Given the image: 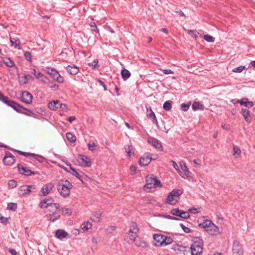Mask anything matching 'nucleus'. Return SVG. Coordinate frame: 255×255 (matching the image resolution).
Instances as JSON below:
<instances>
[{"label": "nucleus", "mask_w": 255, "mask_h": 255, "mask_svg": "<svg viewBox=\"0 0 255 255\" xmlns=\"http://www.w3.org/2000/svg\"><path fill=\"white\" fill-rule=\"evenodd\" d=\"M72 187V183L67 180H60L57 184L59 193L64 198H67L69 196L70 191Z\"/></svg>", "instance_id": "f257e3e1"}, {"label": "nucleus", "mask_w": 255, "mask_h": 255, "mask_svg": "<svg viewBox=\"0 0 255 255\" xmlns=\"http://www.w3.org/2000/svg\"><path fill=\"white\" fill-rule=\"evenodd\" d=\"M199 226L205 229L206 231L211 235H217L220 233L219 228L211 220H206Z\"/></svg>", "instance_id": "f03ea898"}, {"label": "nucleus", "mask_w": 255, "mask_h": 255, "mask_svg": "<svg viewBox=\"0 0 255 255\" xmlns=\"http://www.w3.org/2000/svg\"><path fill=\"white\" fill-rule=\"evenodd\" d=\"M203 241L198 238H195L190 246L191 255H201L203 253Z\"/></svg>", "instance_id": "7ed1b4c3"}, {"label": "nucleus", "mask_w": 255, "mask_h": 255, "mask_svg": "<svg viewBox=\"0 0 255 255\" xmlns=\"http://www.w3.org/2000/svg\"><path fill=\"white\" fill-rule=\"evenodd\" d=\"M138 231L137 224L135 222H132L131 228L126 237L127 241L129 243H133L135 241L137 237Z\"/></svg>", "instance_id": "20e7f679"}, {"label": "nucleus", "mask_w": 255, "mask_h": 255, "mask_svg": "<svg viewBox=\"0 0 255 255\" xmlns=\"http://www.w3.org/2000/svg\"><path fill=\"white\" fill-rule=\"evenodd\" d=\"M182 191L179 189H173L167 196L166 204H175L178 202L177 198L182 194Z\"/></svg>", "instance_id": "39448f33"}, {"label": "nucleus", "mask_w": 255, "mask_h": 255, "mask_svg": "<svg viewBox=\"0 0 255 255\" xmlns=\"http://www.w3.org/2000/svg\"><path fill=\"white\" fill-rule=\"evenodd\" d=\"M146 183L144 187L147 188L152 189L153 188L161 187L162 184L161 182L157 179V177H152L147 176L146 178Z\"/></svg>", "instance_id": "423d86ee"}, {"label": "nucleus", "mask_w": 255, "mask_h": 255, "mask_svg": "<svg viewBox=\"0 0 255 255\" xmlns=\"http://www.w3.org/2000/svg\"><path fill=\"white\" fill-rule=\"evenodd\" d=\"M39 206L41 208H53V213H56L59 208L58 204L52 202L51 198L43 200L39 204Z\"/></svg>", "instance_id": "0eeeda50"}, {"label": "nucleus", "mask_w": 255, "mask_h": 255, "mask_svg": "<svg viewBox=\"0 0 255 255\" xmlns=\"http://www.w3.org/2000/svg\"><path fill=\"white\" fill-rule=\"evenodd\" d=\"M36 189L34 185H22L18 189V194L20 196H24L29 194Z\"/></svg>", "instance_id": "6e6552de"}, {"label": "nucleus", "mask_w": 255, "mask_h": 255, "mask_svg": "<svg viewBox=\"0 0 255 255\" xmlns=\"http://www.w3.org/2000/svg\"><path fill=\"white\" fill-rule=\"evenodd\" d=\"M152 154L149 152L145 153L142 157L139 158V164L141 166H146L150 163L151 160L153 159Z\"/></svg>", "instance_id": "1a4fd4ad"}, {"label": "nucleus", "mask_w": 255, "mask_h": 255, "mask_svg": "<svg viewBox=\"0 0 255 255\" xmlns=\"http://www.w3.org/2000/svg\"><path fill=\"white\" fill-rule=\"evenodd\" d=\"M15 161V157L9 152L6 151L3 159V162L4 164L11 165Z\"/></svg>", "instance_id": "9d476101"}, {"label": "nucleus", "mask_w": 255, "mask_h": 255, "mask_svg": "<svg viewBox=\"0 0 255 255\" xmlns=\"http://www.w3.org/2000/svg\"><path fill=\"white\" fill-rule=\"evenodd\" d=\"M33 96L31 93L27 91H24L22 93L21 101L27 104H30L32 102Z\"/></svg>", "instance_id": "9b49d317"}, {"label": "nucleus", "mask_w": 255, "mask_h": 255, "mask_svg": "<svg viewBox=\"0 0 255 255\" xmlns=\"http://www.w3.org/2000/svg\"><path fill=\"white\" fill-rule=\"evenodd\" d=\"M146 116L147 117L150 119L153 124H154L156 125L157 127H159L158 122L156 119V117L155 116V115L154 113L152 111L151 108L150 107H146Z\"/></svg>", "instance_id": "f8f14e48"}, {"label": "nucleus", "mask_w": 255, "mask_h": 255, "mask_svg": "<svg viewBox=\"0 0 255 255\" xmlns=\"http://www.w3.org/2000/svg\"><path fill=\"white\" fill-rule=\"evenodd\" d=\"M179 165L181 168V169H179L178 172L179 175L183 178H185V176H188L190 173V171H189L185 163L184 162H180Z\"/></svg>", "instance_id": "ddd939ff"}, {"label": "nucleus", "mask_w": 255, "mask_h": 255, "mask_svg": "<svg viewBox=\"0 0 255 255\" xmlns=\"http://www.w3.org/2000/svg\"><path fill=\"white\" fill-rule=\"evenodd\" d=\"M234 255H243L242 246L238 242H234L233 246Z\"/></svg>", "instance_id": "4468645a"}, {"label": "nucleus", "mask_w": 255, "mask_h": 255, "mask_svg": "<svg viewBox=\"0 0 255 255\" xmlns=\"http://www.w3.org/2000/svg\"><path fill=\"white\" fill-rule=\"evenodd\" d=\"M147 142L156 149H160V150H163L161 143L157 139L152 137H149L147 138Z\"/></svg>", "instance_id": "2eb2a0df"}, {"label": "nucleus", "mask_w": 255, "mask_h": 255, "mask_svg": "<svg viewBox=\"0 0 255 255\" xmlns=\"http://www.w3.org/2000/svg\"><path fill=\"white\" fill-rule=\"evenodd\" d=\"M54 187V184L52 182H49L45 184L41 188V192L43 196H46L48 195Z\"/></svg>", "instance_id": "dca6fc26"}, {"label": "nucleus", "mask_w": 255, "mask_h": 255, "mask_svg": "<svg viewBox=\"0 0 255 255\" xmlns=\"http://www.w3.org/2000/svg\"><path fill=\"white\" fill-rule=\"evenodd\" d=\"M79 156L80 157L81 164L83 166L89 167L91 166V162L90 158L87 156L80 154H79Z\"/></svg>", "instance_id": "f3484780"}, {"label": "nucleus", "mask_w": 255, "mask_h": 255, "mask_svg": "<svg viewBox=\"0 0 255 255\" xmlns=\"http://www.w3.org/2000/svg\"><path fill=\"white\" fill-rule=\"evenodd\" d=\"M33 80V77L29 74L19 77V82L20 85L25 84L29 82L32 81Z\"/></svg>", "instance_id": "a211bd4d"}, {"label": "nucleus", "mask_w": 255, "mask_h": 255, "mask_svg": "<svg viewBox=\"0 0 255 255\" xmlns=\"http://www.w3.org/2000/svg\"><path fill=\"white\" fill-rule=\"evenodd\" d=\"M163 238L164 235L159 234H156L154 235L153 236V239L155 241V245L156 246H163Z\"/></svg>", "instance_id": "6ab92c4d"}, {"label": "nucleus", "mask_w": 255, "mask_h": 255, "mask_svg": "<svg viewBox=\"0 0 255 255\" xmlns=\"http://www.w3.org/2000/svg\"><path fill=\"white\" fill-rule=\"evenodd\" d=\"M242 114L245 120L248 123H250L252 120L250 111L247 108L242 109Z\"/></svg>", "instance_id": "aec40b11"}, {"label": "nucleus", "mask_w": 255, "mask_h": 255, "mask_svg": "<svg viewBox=\"0 0 255 255\" xmlns=\"http://www.w3.org/2000/svg\"><path fill=\"white\" fill-rule=\"evenodd\" d=\"M10 107H11L12 108H13L15 111H16L17 112H21V110H27L28 111H29L30 113H32L31 110L23 108L20 104H19L14 101H12V102H11Z\"/></svg>", "instance_id": "412c9836"}, {"label": "nucleus", "mask_w": 255, "mask_h": 255, "mask_svg": "<svg viewBox=\"0 0 255 255\" xmlns=\"http://www.w3.org/2000/svg\"><path fill=\"white\" fill-rule=\"evenodd\" d=\"M18 170L21 174H24L26 176H30L32 174H35V173L29 169H27L20 164L18 165Z\"/></svg>", "instance_id": "4be33fe9"}, {"label": "nucleus", "mask_w": 255, "mask_h": 255, "mask_svg": "<svg viewBox=\"0 0 255 255\" xmlns=\"http://www.w3.org/2000/svg\"><path fill=\"white\" fill-rule=\"evenodd\" d=\"M10 41L11 43V46L17 48L18 49H20V40L16 36H10Z\"/></svg>", "instance_id": "5701e85b"}, {"label": "nucleus", "mask_w": 255, "mask_h": 255, "mask_svg": "<svg viewBox=\"0 0 255 255\" xmlns=\"http://www.w3.org/2000/svg\"><path fill=\"white\" fill-rule=\"evenodd\" d=\"M68 236V234L65 231L62 229H58L56 231L55 236L60 240H63Z\"/></svg>", "instance_id": "b1692460"}, {"label": "nucleus", "mask_w": 255, "mask_h": 255, "mask_svg": "<svg viewBox=\"0 0 255 255\" xmlns=\"http://www.w3.org/2000/svg\"><path fill=\"white\" fill-rule=\"evenodd\" d=\"M66 69L71 75H76L79 71V68L75 65H68L66 67Z\"/></svg>", "instance_id": "393cba45"}, {"label": "nucleus", "mask_w": 255, "mask_h": 255, "mask_svg": "<svg viewBox=\"0 0 255 255\" xmlns=\"http://www.w3.org/2000/svg\"><path fill=\"white\" fill-rule=\"evenodd\" d=\"M32 73L34 75L35 77L37 79H40L42 81L46 82L47 78L43 76V75L39 71H36L35 69H33Z\"/></svg>", "instance_id": "a878e982"}, {"label": "nucleus", "mask_w": 255, "mask_h": 255, "mask_svg": "<svg viewBox=\"0 0 255 255\" xmlns=\"http://www.w3.org/2000/svg\"><path fill=\"white\" fill-rule=\"evenodd\" d=\"M60 104L61 103H60L59 101H53L52 102L49 103L48 108L52 110H56L59 108Z\"/></svg>", "instance_id": "bb28decb"}, {"label": "nucleus", "mask_w": 255, "mask_h": 255, "mask_svg": "<svg viewBox=\"0 0 255 255\" xmlns=\"http://www.w3.org/2000/svg\"><path fill=\"white\" fill-rule=\"evenodd\" d=\"M121 73L122 77L124 81H126L131 76V73H130V72L126 69H122L121 70Z\"/></svg>", "instance_id": "cd10ccee"}, {"label": "nucleus", "mask_w": 255, "mask_h": 255, "mask_svg": "<svg viewBox=\"0 0 255 255\" xmlns=\"http://www.w3.org/2000/svg\"><path fill=\"white\" fill-rule=\"evenodd\" d=\"M133 243L135 246L138 247L144 248L147 246V243L139 238H136Z\"/></svg>", "instance_id": "c85d7f7f"}, {"label": "nucleus", "mask_w": 255, "mask_h": 255, "mask_svg": "<svg viewBox=\"0 0 255 255\" xmlns=\"http://www.w3.org/2000/svg\"><path fill=\"white\" fill-rule=\"evenodd\" d=\"M192 108L194 111L204 110L205 107L203 105L200 104L199 102H195L192 104Z\"/></svg>", "instance_id": "c756f323"}, {"label": "nucleus", "mask_w": 255, "mask_h": 255, "mask_svg": "<svg viewBox=\"0 0 255 255\" xmlns=\"http://www.w3.org/2000/svg\"><path fill=\"white\" fill-rule=\"evenodd\" d=\"M71 172L70 173L74 176L78 178L82 182H83V179H82L81 176L80 174L76 170V169L72 167L71 165H69Z\"/></svg>", "instance_id": "7c9ffc66"}, {"label": "nucleus", "mask_w": 255, "mask_h": 255, "mask_svg": "<svg viewBox=\"0 0 255 255\" xmlns=\"http://www.w3.org/2000/svg\"><path fill=\"white\" fill-rule=\"evenodd\" d=\"M163 240L164 241L163 242V246H166L168 245L171 244L173 242V240L171 238H170L169 237H167L165 235H164Z\"/></svg>", "instance_id": "2f4dec72"}, {"label": "nucleus", "mask_w": 255, "mask_h": 255, "mask_svg": "<svg viewBox=\"0 0 255 255\" xmlns=\"http://www.w3.org/2000/svg\"><path fill=\"white\" fill-rule=\"evenodd\" d=\"M66 137L68 140L70 142L73 143L76 141V137L75 135L73 134L71 132H67L66 134Z\"/></svg>", "instance_id": "473e14b6"}, {"label": "nucleus", "mask_w": 255, "mask_h": 255, "mask_svg": "<svg viewBox=\"0 0 255 255\" xmlns=\"http://www.w3.org/2000/svg\"><path fill=\"white\" fill-rule=\"evenodd\" d=\"M92 225L89 222H84L81 225V228L84 231H86L91 228Z\"/></svg>", "instance_id": "72a5a7b5"}, {"label": "nucleus", "mask_w": 255, "mask_h": 255, "mask_svg": "<svg viewBox=\"0 0 255 255\" xmlns=\"http://www.w3.org/2000/svg\"><path fill=\"white\" fill-rule=\"evenodd\" d=\"M98 63V60L97 59H95L92 62L89 63L88 65L93 69H98L99 67Z\"/></svg>", "instance_id": "f704fd0d"}, {"label": "nucleus", "mask_w": 255, "mask_h": 255, "mask_svg": "<svg viewBox=\"0 0 255 255\" xmlns=\"http://www.w3.org/2000/svg\"><path fill=\"white\" fill-rule=\"evenodd\" d=\"M61 213L64 216H70L72 214V211L69 208H62L61 209Z\"/></svg>", "instance_id": "c9c22d12"}, {"label": "nucleus", "mask_w": 255, "mask_h": 255, "mask_svg": "<svg viewBox=\"0 0 255 255\" xmlns=\"http://www.w3.org/2000/svg\"><path fill=\"white\" fill-rule=\"evenodd\" d=\"M3 62L4 64L9 67H13L15 66L14 62L11 60L9 58H5Z\"/></svg>", "instance_id": "e433bc0d"}, {"label": "nucleus", "mask_w": 255, "mask_h": 255, "mask_svg": "<svg viewBox=\"0 0 255 255\" xmlns=\"http://www.w3.org/2000/svg\"><path fill=\"white\" fill-rule=\"evenodd\" d=\"M93 220L95 222H100L101 220V213L100 212H95L94 214Z\"/></svg>", "instance_id": "4c0bfd02"}, {"label": "nucleus", "mask_w": 255, "mask_h": 255, "mask_svg": "<svg viewBox=\"0 0 255 255\" xmlns=\"http://www.w3.org/2000/svg\"><path fill=\"white\" fill-rule=\"evenodd\" d=\"M16 151L19 154H20L21 155H23V156H24L25 157H28V156L35 157V156H36V155L35 154H34V153H29V152H23V151H20V150H17Z\"/></svg>", "instance_id": "58836bf2"}, {"label": "nucleus", "mask_w": 255, "mask_h": 255, "mask_svg": "<svg viewBox=\"0 0 255 255\" xmlns=\"http://www.w3.org/2000/svg\"><path fill=\"white\" fill-rule=\"evenodd\" d=\"M126 152L128 155L130 157L131 155V150L132 149V146L131 145H128L125 146Z\"/></svg>", "instance_id": "ea45409f"}, {"label": "nucleus", "mask_w": 255, "mask_h": 255, "mask_svg": "<svg viewBox=\"0 0 255 255\" xmlns=\"http://www.w3.org/2000/svg\"><path fill=\"white\" fill-rule=\"evenodd\" d=\"M203 38L207 42H213L215 41V38L210 35H204Z\"/></svg>", "instance_id": "a19ab883"}, {"label": "nucleus", "mask_w": 255, "mask_h": 255, "mask_svg": "<svg viewBox=\"0 0 255 255\" xmlns=\"http://www.w3.org/2000/svg\"><path fill=\"white\" fill-rule=\"evenodd\" d=\"M181 211V210H180L177 208H174L171 210V213L175 216L179 217Z\"/></svg>", "instance_id": "79ce46f5"}, {"label": "nucleus", "mask_w": 255, "mask_h": 255, "mask_svg": "<svg viewBox=\"0 0 255 255\" xmlns=\"http://www.w3.org/2000/svg\"><path fill=\"white\" fill-rule=\"evenodd\" d=\"M189 217L190 215L188 212H185L181 210L179 217L184 219H187L189 218Z\"/></svg>", "instance_id": "37998d69"}, {"label": "nucleus", "mask_w": 255, "mask_h": 255, "mask_svg": "<svg viewBox=\"0 0 255 255\" xmlns=\"http://www.w3.org/2000/svg\"><path fill=\"white\" fill-rule=\"evenodd\" d=\"M245 69H246L245 66L241 65L237 68H235L233 69L232 70V71L234 72H235V73H241Z\"/></svg>", "instance_id": "c03bdc74"}, {"label": "nucleus", "mask_w": 255, "mask_h": 255, "mask_svg": "<svg viewBox=\"0 0 255 255\" xmlns=\"http://www.w3.org/2000/svg\"><path fill=\"white\" fill-rule=\"evenodd\" d=\"M163 108L166 111H170L172 108L171 104L169 101H166L164 103Z\"/></svg>", "instance_id": "a18cd8bd"}, {"label": "nucleus", "mask_w": 255, "mask_h": 255, "mask_svg": "<svg viewBox=\"0 0 255 255\" xmlns=\"http://www.w3.org/2000/svg\"><path fill=\"white\" fill-rule=\"evenodd\" d=\"M17 206L16 203H8L7 205V209L9 210H11L13 211H16L17 209Z\"/></svg>", "instance_id": "49530a36"}, {"label": "nucleus", "mask_w": 255, "mask_h": 255, "mask_svg": "<svg viewBox=\"0 0 255 255\" xmlns=\"http://www.w3.org/2000/svg\"><path fill=\"white\" fill-rule=\"evenodd\" d=\"M56 70L55 69L51 67H47L46 68V72L48 74L50 75L52 77L56 73Z\"/></svg>", "instance_id": "de8ad7c7"}, {"label": "nucleus", "mask_w": 255, "mask_h": 255, "mask_svg": "<svg viewBox=\"0 0 255 255\" xmlns=\"http://www.w3.org/2000/svg\"><path fill=\"white\" fill-rule=\"evenodd\" d=\"M9 187L14 188L17 186V182L15 180H10L8 182Z\"/></svg>", "instance_id": "09e8293b"}, {"label": "nucleus", "mask_w": 255, "mask_h": 255, "mask_svg": "<svg viewBox=\"0 0 255 255\" xmlns=\"http://www.w3.org/2000/svg\"><path fill=\"white\" fill-rule=\"evenodd\" d=\"M24 56L27 61H28L29 62L32 61V55H31V53L30 52L25 51L24 52Z\"/></svg>", "instance_id": "8fccbe9b"}, {"label": "nucleus", "mask_w": 255, "mask_h": 255, "mask_svg": "<svg viewBox=\"0 0 255 255\" xmlns=\"http://www.w3.org/2000/svg\"><path fill=\"white\" fill-rule=\"evenodd\" d=\"M190 106V103L188 104H182L181 106V110L184 112H186L189 109Z\"/></svg>", "instance_id": "3c124183"}, {"label": "nucleus", "mask_w": 255, "mask_h": 255, "mask_svg": "<svg viewBox=\"0 0 255 255\" xmlns=\"http://www.w3.org/2000/svg\"><path fill=\"white\" fill-rule=\"evenodd\" d=\"M90 27L92 28V30L94 31H96L97 33L99 32V30L97 28V25L95 22H93L90 24Z\"/></svg>", "instance_id": "603ef678"}, {"label": "nucleus", "mask_w": 255, "mask_h": 255, "mask_svg": "<svg viewBox=\"0 0 255 255\" xmlns=\"http://www.w3.org/2000/svg\"><path fill=\"white\" fill-rule=\"evenodd\" d=\"M96 146H97V145L93 142H89L88 144V149L91 151H94L95 150L94 147Z\"/></svg>", "instance_id": "864d4df0"}, {"label": "nucleus", "mask_w": 255, "mask_h": 255, "mask_svg": "<svg viewBox=\"0 0 255 255\" xmlns=\"http://www.w3.org/2000/svg\"><path fill=\"white\" fill-rule=\"evenodd\" d=\"M233 151H234V155L237 154L238 155H240L241 153V149L239 147L237 146H234L233 147Z\"/></svg>", "instance_id": "5fc2aeb1"}, {"label": "nucleus", "mask_w": 255, "mask_h": 255, "mask_svg": "<svg viewBox=\"0 0 255 255\" xmlns=\"http://www.w3.org/2000/svg\"><path fill=\"white\" fill-rule=\"evenodd\" d=\"M180 226L185 233H189L191 232V230L189 228L185 226L183 224H180Z\"/></svg>", "instance_id": "6e6d98bb"}, {"label": "nucleus", "mask_w": 255, "mask_h": 255, "mask_svg": "<svg viewBox=\"0 0 255 255\" xmlns=\"http://www.w3.org/2000/svg\"><path fill=\"white\" fill-rule=\"evenodd\" d=\"M245 105L244 106H245L246 107H248V108H252L254 106V103L253 102H252V101H248V99H247V102H246V103H245Z\"/></svg>", "instance_id": "4d7b16f0"}, {"label": "nucleus", "mask_w": 255, "mask_h": 255, "mask_svg": "<svg viewBox=\"0 0 255 255\" xmlns=\"http://www.w3.org/2000/svg\"><path fill=\"white\" fill-rule=\"evenodd\" d=\"M247 99H248V98H244L242 99L241 100H238L237 103H239L241 105L245 106V103L247 102Z\"/></svg>", "instance_id": "13d9d810"}, {"label": "nucleus", "mask_w": 255, "mask_h": 255, "mask_svg": "<svg viewBox=\"0 0 255 255\" xmlns=\"http://www.w3.org/2000/svg\"><path fill=\"white\" fill-rule=\"evenodd\" d=\"M164 74H173V72L170 69H160Z\"/></svg>", "instance_id": "bf43d9fd"}, {"label": "nucleus", "mask_w": 255, "mask_h": 255, "mask_svg": "<svg viewBox=\"0 0 255 255\" xmlns=\"http://www.w3.org/2000/svg\"><path fill=\"white\" fill-rule=\"evenodd\" d=\"M59 108H60L65 111H67L68 110L67 105L65 104H61L60 105V106L59 107Z\"/></svg>", "instance_id": "052dcab7"}, {"label": "nucleus", "mask_w": 255, "mask_h": 255, "mask_svg": "<svg viewBox=\"0 0 255 255\" xmlns=\"http://www.w3.org/2000/svg\"><path fill=\"white\" fill-rule=\"evenodd\" d=\"M8 222L7 219L3 217L0 214V223H6Z\"/></svg>", "instance_id": "680f3d73"}, {"label": "nucleus", "mask_w": 255, "mask_h": 255, "mask_svg": "<svg viewBox=\"0 0 255 255\" xmlns=\"http://www.w3.org/2000/svg\"><path fill=\"white\" fill-rule=\"evenodd\" d=\"M60 218V215L56 216L54 217H51L48 219V220L54 222Z\"/></svg>", "instance_id": "e2e57ef3"}, {"label": "nucleus", "mask_w": 255, "mask_h": 255, "mask_svg": "<svg viewBox=\"0 0 255 255\" xmlns=\"http://www.w3.org/2000/svg\"><path fill=\"white\" fill-rule=\"evenodd\" d=\"M188 34L190 35L192 37H193L194 38L197 37V35L195 33V31L193 30H189L188 32Z\"/></svg>", "instance_id": "0e129e2a"}, {"label": "nucleus", "mask_w": 255, "mask_h": 255, "mask_svg": "<svg viewBox=\"0 0 255 255\" xmlns=\"http://www.w3.org/2000/svg\"><path fill=\"white\" fill-rule=\"evenodd\" d=\"M56 81L60 83H63L64 82V78L63 77L59 75V76L57 78Z\"/></svg>", "instance_id": "69168bd1"}, {"label": "nucleus", "mask_w": 255, "mask_h": 255, "mask_svg": "<svg viewBox=\"0 0 255 255\" xmlns=\"http://www.w3.org/2000/svg\"><path fill=\"white\" fill-rule=\"evenodd\" d=\"M170 162L172 163V165L174 167V168L176 170H177L178 171V172H179V168L178 165L176 164V163L173 160H171Z\"/></svg>", "instance_id": "338daca9"}, {"label": "nucleus", "mask_w": 255, "mask_h": 255, "mask_svg": "<svg viewBox=\"0 0 255 255\" xmlns=\"http://www.w3.org/2000/svg\"><path fill=\"white\" fill-rule=\"evenodd\" d=\"M9 253L12 255H17V253L15 249H10L9 250Z\"/></svg>", "instance_id": "774afa93"}]
</instances>
